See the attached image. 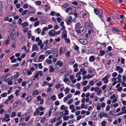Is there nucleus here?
Wrapping results in <instances>:
<instances>
[{
  "label": "nucleus",
  "instance_id": "2eb2a0df",
  "mask_svg": "<svg viewBox=\"0 0 126 126\" xmlns=\"http://www.w3.org/2000/svg\"><path fill=\"white\" fill-rule=\"evenodd\" d=\"M63 62H61L59 60L57 61L55 65H58L60 67H61L63 65Z\"/></svg>",
  "mask_w": 126,
  "mask_h": 126
},
{
  "label": "nucleus",
  "instance_id": "09e8293b",
  "mask_svg": "<svg viewBox=\"0 0 126 126\" xmlns=\"http://www.w3.org/2000/svg\"><path fill=\"white\" fill-rule=\"evenodd\" d=\"M51 99L53 101H54L56 100V96L55 95H53L51 97Z\"/></svg>",
  "mask_w": 126,
  "mask_h": 126
},
{
  "label": "nucleus",
  "instance_id": "864d4df0",
  "mask_svg": "<svg viewBox=\"0 0 126 126\" xmlns=\"http://www.w3.org/2000/svg\"><path fill=\"white\" fill-rule=\"evenodd\" d=\"M16 35L18 38L20 39L21 38L22 35L21 33H17Z\"/></svg>",
  "mask_w": 126,
  "mask_h": 126
},
{
  "label": "nucleus",
  "instance_id": "a18cd8bd",
  "mask_svg": "<svg viewBox=\"0 0 126 126\" xmlns=\"http://www.w3.org/2000/svg\"><path fill=\"white\" fill-rule=\"evenodd\" d=\"M90 30L91 31V33L93 34H94L95 33V31L96 30L95 28H93Z\"/></svg>",
  "mask_w": 126,
  "mask_h": 126
},
{
  "label": "nucleus",
  "instance_id": "9b49d317",
  "mask_svg": "<svg viewBox=\"0 0 126 126\" xmlns=\"http://www.w3.org/2000/svg\"><path fill=\"white\" fill-rule=\"evenodd\" d=\"M9 74L8 73L6 74L4 76L1 77L0 78V79L2 81H5L6 80V79L9 76Z\"/></svg>",
  "mask_w": 126,
  "mask_h": 126
},
{
  "label": "nucleus",
  "instance_id": "5701e85b",
  "mask_svg": "<svg viewBox=\"0 0 126 126\" xmlns=\"http://www.w3.org/2000/svg\"><path fill=\"white\" fill-rule=\"evenodd\" d=\"M27 47L28 48V49L26 50V52L27 53H28L30 51V48L31 47L30 45V43L29 42H28L27 44Z\"/></svg>",
  "mask_w": 126,
  "mask_h": 126
},
{
  "label": "nucleus",
  "instance_id": "69168bd1",
  "mask_svg": "<svg viewBox=\"0 0 126 126\" xmlns=\"http://www.w3.org/2000/svg\"><path fill=\"white\" fill-rule=\"evenodd\" d=\"M46 120V118L44 117L43 118L40 120V122L41 123H43Z\"/></svg>",
  "mask_w": 126,
  "mask_h": 126
},
{
  "label": "nucleus",
  "instance_id": "cd10ccee",
  "mask_svg": "<svg viewBox=\"0 0 126 126\" xmlns=\"http://www.w3.org/2000/svg\"><path fill=\"white\" fill-rule=\"evenodd\" d=\"M121 75L120 74H119L117 77V79H118V82L119 83H120L121 82Z\"/></svg>",
  "mask_w": 126,
  "mask_h": 126
},
{
  "label": "nucleus",
  "instance_id": "72a5a7b5",
  "mask_svg": "<svg viewBox=\"0 0 126 126\" xmlns=\"http://www.w3.org/2000/svg\"><path fill=\"white\" fill-rule=\"evenodd\" d=\"M40 23V21H37L35 22L33 25V26L34 27H36L38 26Z\"/></svg>",
  "mask_w": 126,
  "mask_h": 126
},
{
  "label": "nucleus",
  "instance_id": "5fc2aeb1",
  "mask_svg": "<svg viewBox=\"0 0 126 126\" xmlns=\"http://www.w3.org/2000/svg\"><path fill=\"white\" fill-rule=\"evenodd\" d=\"M64 120H68L69 118V117L68 116H66L65 117L64 116L63 117Z\"/></svg>",
  "mask_w": 126,
  "mask_h": 126
},
{
  "label": "nucleus",
  "instance_id": "ddd939ff",
  "mask_svg": "<svg viewBox=\"0 0 126 126\" xmlns=\"http://www.w3.org/2000/svg\"><path fill=\"white\" fill-rule=\"evenodd\" d=\"M26 116L27 115L25 114H23L20 117V121L21 122L23 121L25 118H26Z\"/></svg>",
  "mask_w": 126,
  "mask_h": 126
},
{
  "label": "nucleus",
  "instance_id": "1a4fd4ad",
  "mask_svg": "<svg viewBox=\"0 0 126 126\" xmlns=\"http://www.w3.org/2000/svg\"><path fill=\"white\" fill-rule=\"evenodd\" d=\"M79 42L80 43L84 45H86L88 42L87 40L82 39H79Z\"/></svg>",
  "mask_w": 126,
  "mask_h": 126
},
{
  "label": "nucleus",
  "instance_id": "13d9d810",
  "mask_svg": "<svg viewBox=\"0 0 126 126\" xmlns=\"http://www.w3.org/2000/svg\"><path fill=\"white\" fill-rule=\"evenodd\" d=\"M46 9L45 10H48L50 9V7L48 6V5L46 4L45 5Z\"/></svg>",
  "mask_w": 126,
  "mask_h": 126
},
{
  "label": "nucleus",
  "instance_id": "4d7b16f0",
  "mask_svg": "<svg viewBox=\"0 0 126 126\" xmlns=\"http://www.w3.org/2000/svg\"><path fill=\"white\" fill-rule=\"evenodd\" d=\"M22 21V19L21 18H19L18 19V23H19V25H21L22 23L21 22Z\"/></svg>",
  "mask_w": 126,
  "mask_h": 126
},
{
  "label": "nucleus",
  "instance_id": "3c124183",
  "mask_svg": "<svg viewBox=\"0 0 126 126\" xmlns=\"http://www.w3.org/2000/svg\"><path fill=\"white\" fill-rule=\"evenodd\" d=\"M88 84L90 86H92L94 85V81L92 80L90 81L89 82Z\"/></svg>",
  "mask_w": 126,
  "mask_h": 126
},
{
  "label": "nucleus",
  "instance_id": "9d476101",
  "mask_svg": "<svg viewBox=\"0 0 126 126\" xmlns=\"http://www.w3.org/2000/svg\"><path fill=\"white\" fill-rule=\"evenodd\" d=\"M38 49L39 48L36 44H34L33 45L32 49V51L36 50H38Z\"/></svg>",
  "mask_w": 126,
  "mask_h": 126
},
{
  "label": "nucleus",
  "instance_id": "2f4dec72",
  "mask_svg": "<svg viewBox=\"0 0 126 126\" xmlns=\"http://www.w3.org/2000/svg\"><path fill=\"white\" fill-rule=\"evenodd\" d=\"M99 53L100 54L101 56H102L105 53V52L104 50H101L99 51Z\"/></svg>",
  "mask_w": 126,
  "mask_h": 126
},
{
  "label": "nucleus",
  "instance_id": "8fccbe9b",
  "mask_svg": "<svg viewBox=\"0 0 126 126\" xmlns=\"http://www.w3.org/2000/svg\"><path fill=\"white\" fill-rule=\"evenodd\" d=\"M16 115V113L14 111L12 112L11 117H15Z\"/></svg>",
  "mask_w": 126,
  "mask_h": 126
},
{
  "label": "nucleus",
  "instance_id": "ea45409f",
  "mask_svg": "<svg viewBox=\"0 0 126 126\" xmlns=\"http://www.w3.org/2000/svg\"><path fill=\"white\" fill-rule=\"evenodd\" d=\"M41 1H36L35 2V4L37 5H39L41 4Z\"/></svg>",
  "mask_w": 126,
  "mask_h": 126
},
{
  "label": "nucleus",
  "instance_id": "f8f14e48",
  "mask_svg": "<svg viewBox=\"0 0 126 126\" xmlns=\"http://www.w3.org/2000/svg\"><path fill=\"white\" fill-rule=\"evenodd\" d=\"M64 51V49L62 47H60L59 49V54L60 56L62 55Z\"/></svg>",
  "mask_w": 126,
  "mask_h": 126
},
{
  "label": "nucleus",
  "instance_id": "423d86ee",
  "mask_svg": "<svg viewBox=\"0 0 126 126\" xmlns=\"http://www.w3.org/2000/svg\"><path fill=\"white\" fill-rule=\"evenodd\" d=\"M116 70L118 71L119 74L122 73L123 71V69L119 66H117L115 67Z\"/></svg>",
  "mask_w": 126,
  "mask_h": 126
},
{
  "label": "nucleus",
  "instance_id": "aec40b11",
  "mask_svg": "<svg viewBox=\"0 0 126 126\" xmlns=\"http://www.w3.org/2000/svg\"><path fill=\"white\" fill-rule=\"evenodd\" d=\"M9 78H8L7 79H6V81H5V82H6L7 81L8 84L9 85H11L12 84L13 82L9 80Z\"/></svg>",
  "mask_w": 126,
  "mask_h": 126
},
{
  "label": "nucleus",
  "instance_id": "f03ea898",
  "mask_svg": "<svg viewBox=\"0 0 126 126\" xmlns=\"http://www.w3.org/2000/svg\"><path fill=\"white\" fill-rule=\"evenodd\" d=\"M87 73L86 71L83 68H82L80 69L79 72L76 73V77H77L78 76L82 74V75H85Z\"/></svg>",
  "mask_w": 126,
  "mask_h": 126
},
{
  "label": "nucleus",
  "instance_id": "de8ad7c7",
  "mask_svg": "<svg viewBox=\"0 0 126 126\" xmlns=\"http://www.w3.org/2000/svg\"><path fill=\"white\" fill-rule=\"evenodd\" d=\"M37 73L40 76H41L43 75V73L42 71H40L37 72Z\"/></svg>",
  "mask_w": 126,
  "mask_h": 126
},
{
  "label": "nucleus",
  "instance_id": "338daca9",
  "mask_svg": "<svg viewBox=\"0 0 126 126\" xmlns=\"http://www.w3.org/2000/svg\"><path fill=\"white\" fill-rule=\"evenodd\" d=\"M102 84V82L101 81H100L98 82V83H96V85H97L98 86H100Z\"/></svg>",
  "mask_w": 126,
  "mask_h": 126
},
{
  "label": "nucleus",
  "instance_id": "20e7f679",
  "mask_svg": "<svg viewBox=\"0 0 126 126\" xmlns=\"http://www.w3.org/2000/svg\"><path fill=\"white\" fill-rule=\"evenodd\" d=\"M45 58V56L43 55H40L37 61H35V62H42L44 60Z\"/></svg>",
  "mask_w": 126,
  "mask_h": 126
},
{
  "label": "nucleus",
  "instance_id": "7ed1b4c3",
  "mask_svg": "<svg viewBox=\"0 0 126 126\" xmlns=\"http://www.w3.org/2000/svg\"><path fill=\"white\" fill-rule=\"evenodd\" d=\"M23 72L24 74L27 76H29L31 75L32 73L31 71L29 70V69H23Z\"/></svg>",
  "mask_w": 126,
  "mask_h": 126
},
{
  "label": "nucleus",
  "instance_id": "e2e57ef3",
  "mask_svg": "<svg viewBox=\"0 0 126 126\" xmlns=\"http://www.w3.org/2000/svg\"><path fill=\"white\" fill-rule=\"evenodd\" d=\"M74 120V119H71L68 121V124H72L73 123Z\"/></svg>",
  "mask_w": 126,
  "mask_h": 126
},
{
  "label": "nucleus",
  "instance_id": "e433bc0d",
  "mask_svg": "<svg viewBox=\"0 0 126 126\" xmlns=\"http://www.w3.org/2000/svg\"><path fill=\"white\" fill-rule=\"evenodd\" d=\"M112 30L113 31L117 32H119L120 31L119 30L115 27L113 28H112Z\"/></svg>",
  "mask_w": 126,
  "mask_h": 126
},
{
  "label": "nucleus",
  "instance_id": "bf43d9fd",
  "mask_svg": "<svg viewBox=\"0 0 126 126\" xmlns=\"http://www.w3.org/2000/svg\"><path fill=\"white\" fill-rule=\"evenodd\" d=\"M106 122L105 121H102L101 123L102 125L101 126H106Z\"/></svg>",
  "mask_w": 126,
  "mask_h": 126
},
{
  "label": "nucleus",
  "instance_id": "c85d7f7f",
  "mask_svg": "<svg viewBox=\"0 0 126 126\" xmlns=\"http://www.w3.org/2000/svg\"><path fill=\"white\" fill-rule=\"evenodd\" d=\"M71 74V73L70 72H66L64 75V76L65 77H68Z\"/></svg>",
  "mask_w": 126,
  "mask_h": 126
},
{
  "label": "nucleus",
  "instance_id": "7c9ffc66",
  "mask_svg": "<svg viewBox=\"0 0 126 126\" xmlns=\"http://www.w3.org/2000/svg\"><path fill=\"white\" fill-rule=\"evenodd\" d=\"M88 65V63L86 62L84 63L83 64H82L81 65V67H85L87 66Z\"/></svg>",
  "mask_w": 126,
  "mask_h": 126
},
{
  "label": "nucleus",
  "instance_id": "c03bdc74",
  "mask_svg": "<svg viewBox=\"0 0 126 126\" xmlns=\"http://www.w3.org/2000/svg\"><path fill=\"white\" fill-rule=\"evenodd\" d=\"M50 122L51 123H55L56 120V118H54L53 119H50Z\"/></svg>",
  "mask_w": 126,
  "mask_h": 126
},
{
  "label": "nucleus",
  "instance_id": "0eeeda50",
  "mask_svg": "<svg viewBox=\"0 0 126 126\" xmlns=\"http://www.w3.org/2000/svg\"><path fill=\"white\" fill-rule=\"evenodd\" d=\"M56 31L54 30H50L48 32L49 35L51 36H56Z\"/></svg>",
  "mask_w": 126,
  "mask_h": 126
},
{
  "label": "nucleus",
  "instance_id": "0e129e2a",
  "mask_svg": "<svg viewBox=\"0 0 126 126\" xmlns=\"http://www.w3.org/2000/svg\"><path fill=\"white\" fill-rule=\"evenodd\" d=\"M14 97L13 95L12 94H11L9 96L8 98V100H10L12 99Z\"/></svg>",
  "mask_w": 126,
  "mask_h": 126
},
{
  "label": "nucleus",
  "instance_id": "f257e3e1",
  "mask_svg": "<svg viewBox=\"0 0 126 126\" xmlns=\"http://www.w3.org/2000/svg\"><path fill=\"white\" fill-rule=\"evenodd\" d=\"M94 12L95 14L99 16L100 18L102 19V16L101 15L103 12L102 10L98 9H94Z\"/></svg>",
  "mask_w": 126,
  "mask_h": 126
},
{
  "label": "nucleus",
  "instance_id": "4c0bfd02",
  "mask_svg": "<svg viewBox=\"0 0 126 126\" xmlns=\"http://www.w3.org/2000/svg\"><path fill=\"white\" fill-rule=\"evenodd\" d=\"M69 90V89L67 87H66L64 90V91L65 92V94H66L68 93V91Z\"/></svg>",
  "mask_w": 126,
  "mask_h": 126
},
{
  "label": "nucleus",
  "instance_id": "a19ab883",
  "mask_svg": "<svg viewBox=\"0 0 126 126\" xmlns=\"http://www.w3.org/2000/svg\"><path fill=\"white\" fill-rule=\"evenodd\" d=\"M28 13V11L26 10H25L22 12L21 13L22 15H24Z\"/></svg>",
  "mask_w": 126,
  "mask_h": 126
},
{
  "label": "nucleus",
  "instance_id": "473e14b6",
  "mask_svg": "<svg viewBox=\"0 0 126 126\" xmlns=\"http://www.w3.org/2000/svg\"><path fill=\"white\" fill-rule=\"evenodd\" d=\"M35 32V33H37L38 34H39L40 33L41 30H40L39 28H38L36 29Z\"/></svg>",
  "mask_w": 126,
  "mask_h": 126
},
{
  "label": "nucleus",
  "instance_id": "4be33fe9",
  "mask_svg": "<svg viewBox=\"0 0 126 126\" xmlns=\"http://www.w3.org/2000/svg\"><path fill=\"white\" fill-rule=\"evenodd\" d=\"M95 60V58L93 56H91L89 58V61L91 62H94Z\"/></svg>",
  "mask_w": 126,
  "mask_h": 126
},
{
  "label": "nucleus",
  "instance_id": "39448f33",
  "mask_svg": "<svg viewBox=\"0 0 126 126\" xmlns=\"http://www.w3.org/2000/svg\"><path fill=\"white\" fill-rule=\"evenodd\" d=\"M110 76V75L109 74L107 75L106 76L102 79V80L104 81V83H107L108 82V79Z\"/></svg>",
  "mask_w": 126,
  "mask_h": 126
},
{
  "label": "nucleus",
  "instance_id": "37998d69",
  "mask_svg": "<svg viewBox=\"0 0 126 126\" xmlns=\"http://www.w3.org/2000/svg\"><path fill=\"white\" fill-rule=\"evenodd\" d=\"M104 112H102L100 113V114H99V115L100 118H101L104 117Z\"/></svg>",
  "mask_w": 126,
  "mask_h": 126
},
{
  "label": "nucleus",
  "instance_id": "6e6d98bb",
  "mask_svg": "<svg viewBox=\"0 0 126 126\" xmlns=\"http://www.w3.org/2000/svg\"><path fill=\"white\" fill-rule=\"evenodd\" d=\"M23 7L25 9L28 8V4H24Z\"/></svg>",
  "mask_w": 126,
  "mask_h": 126
},
{
  "label": "nucleus",
  "instance_id": "6e6552de",
  "mask_svg": "<svg viewBox=\"0 0 126 126\" xmlns=\"http://www.w3.org/2000/svg\"><path fill=\"white\" fill-rule=\"evenodd\" d=\"M18 29L16 27H14V28L12 32V34L14 36H15L14 34L16 35V34L18 33Z\"/></svg>",
  "mask_w": 126,
  "mask_h": 126
},
{
  "label": "nucleus",
  "instance_id": "603ef678",
  "mask_svg": "<svg viewBox=\"0 0 126 126\" xmlns=\"http://www.w3.org/2000/svg\"><path fill=\"white\" fill-rule=\"evenodd\" d=\"M7 94L6 93H4L1 94V96L2 97H6Z\"/></svg>",
  "mask_w": 126,
  "mask_h": 126
},
{
  "label": "nucleus",
  "instance_id": "dca6fc26",
  "mask_svg": "<svg viewBox=\"0 0 126 126\" xmlns=\"http://www.w3.org/2000/svg\"><path fill=\"white\" fill-rule=\"evenodd\" d=\"M28 25V23L27 22H24L22 23L20 25L23 28H24L25 27L27 26Z\"/></svg>",
  "mask_w": 126,
  "mask_h": 126
},
{
  "label": "nucleus",
  "instance_id": "4468645a",
  "mask_svg": "<svg viewBox=\"0 0 126 126\" xmlns=\"http://www.w3.org/2000/svg\"><path fill=\"white\" fill-rule=\"evenodd\" d=\"M20 76V73L19 72H16V74L14 76V79H15Z\"/></svg>",
  "mask_w": 126,
  "mask_h": 126
},
{
  "label": "nucleus",
  "instance_id": "49530a36",
  "mask_svg": "<svg viewBox=\"0 0 126 126\" xmlns=\"http://www.w3.org/2000/svg\"><path fill=\"white\" fill-rule=\"evenodd\" d=\"M46 62L47 63L50 64L52 63V61L50 60L47 59L46 60Z\"/></svg>",
  "mask_w": 126,
  "mask_h": 126
},
{
  "label": "nucleus",
  "instance_id": "79ce46f5",
  "mask_svg": "<svg viewBox=\"0 0 126 126\" xmlns=\"http://www.w3.org/2000/svg\"><path fill=\"white\" fill-rule=\"evenodd\" d=\"M10 40L8 38L6 41L5 43V46L7 45L9 43V41Z\"/></svg>",
  "mask_w": 126,
  "mask_h": 126
},
{
  "label": "nucleus",
  "instance_id": "052dcab7",
  "mask_svg": "<svg viewBox=\"0 0 126 126\" xmlns=\"http://www.w3.org/2000/svg\"><path fill=\"white\" fill-rule=\"evenodd\" d=\"M69 79H68L66 78V77L64 78L63 79V81L65 83H66L68 81Z\"/></svg>",
  "mask_w": 126,
  "mask_h": 126
},
{
  "label": "nucleus",
  "instance_id": "b1692460",
  "mask_svg": "<svg viewBox=\"0 0 126 126\" xmlns=\"http://www.w3.org/2000/svg\"><path fill=\"white\" fill-rule=\"evenodd\" d=\"M49 71L50 72H53L54 70V69L53 66L51 65L49 67Z\"/></svg>",
  "mask_w": 126,
  "mask_h": 126
},
{
  "label": "nucleus",
  "instance_id": "c9c22d12",
  "mask_svg": "<svg viewBox=\"0 0 126 126\" xmlns=\"http://www.w3.org/2000/svg\"><path fill=\"white\" fill-rule=\"evenodd\" d=\"M73 7H69L68 8H67L65 10V12L66 13H67L68 11H69L71 10L72 11V9L73 8Z\"/></svg>",
  "mask_w": 126,
  "mask_h": 126
},
{
  "label": "nucleus",
  "instance_id": "f3484780",
  "mask_svg": "<svg viewBox=\"0 0 126 126\" xmlns=\"http://www.w3.org/2000/svg\"><path fill=\"white\" fill-rule=\"evenodd\" d=\"M72 19V17L71 16H70L68 17V20L67 21V25H69L71 23Z\"/></svg>",
  "mask_w": 126,
  "mask_h": 126
},
{
  "label": "nucleus",
  "instance_id": "a211bd4d",
  "mask_svg": "<svg viewBox=\"0 0 126 126\" xmlns=\"http://www.w3.org/2000/svg\"><path fill=\"white\" fill-rule=\"evenodd\" d=\"M39 94V92L38 91L35 90L33 92L32 95H38Z\"/></svg>",
  "mask_w": 126,
  "mask_h": 126
},
{
  "label": "nucleus",
  "instance_id": "c756f323",
  "mask_svg": "<svg viewBox=\"0 0 126 126\" xmlns=\"http://www.w3.org/2000/svg\"><path fill=\"white\" fill-rule=\"evenodd\" d=\"M75 62V61L73 59H71L69 63L71 65L73 64Z\"/></svg>",
  "mask_w": 126,
  "mask_h": 126
},
{
  "label": "nucleus",
  "instance_id": "58836bf2",
  "mask_svg": "<svg viewBox=\"0 0 126 126\" xmlns=\"http://www.w3.org/2000/svg\"><path fill=\"white\" fill-rule=\"evenodd\" d=\"M80 23H78L75 26V28L76 29H78L80 26Z\"/></svg>",
  "mask_w": 126,
  "mask_h": 126
},
{
  "label": "nucleus",
  "instance_id": "f704fd0d",
  "mask_svg": "<svg viewBox=\"0 0 126 126\" xmlns=\"http://www.w3.org/2000/svg\"><path fill=\"white\" fill-rule=\"evenodd\" d=\"M96 109L97 110H100L101 107L99 104H98L96 105Z\"/></svg>",
  "mask_w": 126,
  "mask_h": 126
},
{
  "label": "nucleus",
  "instance_id": "412c9836",
  "mask_svg": "<svg viewBox=\"0 0 126 126\" xmlns=\"http://www.w3.org/2000/svg\"><path fill=\"white\" fill-rule=\"evenodd\" d=\"M9 117V115L8 114H6L4 115V117L2 118V120L3 121H4V120H5L6 119L8 118Z\"/></svg>",
  "mask_w": 126,
  "mask_h": 126
},
{
  "label": "nucleus",
  "instance_id": "393cba45",
  "mask_svg": "<svg viewBox=\"0 0 126 126\" xmlns=\"http://www.w3.org/2000/svg\"><path fill=\"white\" fill-rule=\"evenodd\" d=\"M31 33V32L30 30L29 31H28V32H27V33L28 34L27 37L29 39L31 37L32 35Z\"/></svg>",
  "mask_w": 126,
  "mask_h": 126
},
{
  "label": "nucleus",
  "instance_id": "6ab92c4d",
  "mask_svg": "<svg viewBox=\"0 0 126 126\" xmlns=\"http://www.w3.org/2000/svg\"><path fill=\"white\" fill-rule=\"evenodd\" d=\"M63 86V84H61L60 83H59L56 84L55 87L57 89H58L60 88L61 86Z\"/></svg>",
  "mask_w": 126,
  "mask_h": 126
},
{
  "label": "nucleus",
  "instance_id": "a878e982",
  "mask_svg": "<svg viewBox=\"0 0 126 126\" xmlns=\"http://www.w3.org/2000/svg\"><path fill=\"white\" fill-rule=\"evenodd\" d=\"M27 99L28 102H29L31 101L32 97L31 96H29L27 97Z\"/></svg>",
  "mask_w": 126,
  "mask_h": 126
},
{
  "label": "nucleus",
  "instance_id": "774afa93",
  "mask_svg": "<svg viewBox=\"0 0 126 126\" xmlns=\"http://www.w3.org/2000/svg\"><path fill=\"white\" fill-rule=\"evenodd\" d=\"M105 103L104 102H103L101 104L100 106L102 108H104L105 106Z\"/></svg>",
  "mask_w": 126,
  "mask_h": 126
},
{
  "label": "nucleus",
  "instance_id": "680f3d73",
  "mask_svg": "<svg viewBox=\"0 0 126 126\" xmlns=\"http://www.w3.org/2000/svg\"><path fill=\"white\" fill-rule=\"evenodd\" d=\"M62 123V121H60L58 122H57L56 123V126H58L59 125H60Z\"/></svg>",
  "mask_w": 126,
  "mask_h": 126
},
{
  "label": "nucleus",
  "instance_id": "bb28decb",
  "mask_svg": "<svg viewBox=\"0 0 126 126\" xmlns=\"http://www.w3.org/2000/svg\"><path fill=\"white\" fill-rule=\"evenodd\" d=\"M64 96V94L62 93H60L58 95V97L60 99H61Z\"/></svg>",
  "mask_w": 126,
  "mask_h": 126
}]
</instances>
